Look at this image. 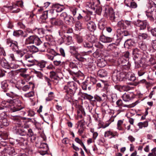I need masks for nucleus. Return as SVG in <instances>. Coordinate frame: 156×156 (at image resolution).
Returning <instances> with one entry per match:
<instances>
[{"label":"nucleus","mask_w":156,"mask_h":156,"mask_svg":"<svg viewBox=\"0 0 156 156\" xmlns=\"http://www.w3.org/2000/svg\"><path fill=\"white\" fill-rule=\"evenodd\" d=\"M119 134L116 132H112L111 130L106 131L105 132L104 136L105 137H109L110 138L118 137Z\"/></svg>","instance_id":"nucleus-15"},{"label":"nucleus","mask_w":156,"mask_h":156,"mask_svg":"<svg viewBox=\"0 0 156 156\" xmlns=\"http://www.w3.org/2000/svg\"><path fill=\"white\" fill-rule=\"evenodd\" d=\"M1 87L5 92H7L9 90L8 83L6 80H4L2 82Z\"/></svg>","instance_id":"nucleus-27"},{"label":"nucleus","mask_w":156,"mask_h":156,"mask_svg":"<svg viewBox=\"0 0 156 156\" xmlns=\"http://www.w3.org/2000/svg\"><path fill=\"white\" fill-rule=\"evenodd\" d=\"M133 54L136 58H141V55L143 53L140 52L137 48H135L133 49Z\"/></svg>","instance_id":"nucleus-25"},{"label":"nucleus","mask_w":156,"mask_h":156,"mask_svg":"<svg viewBox=\"0 0 156 156\" xmlns=\"http://www.w3.org/2000/svg\"><path fill=\"white\" fill-rule=\"evenodd\" d=\"M38 147L41 149L39 151V153L41 154L44 155L47 153L48 147L46 143H41Z\"/></svg>","instance_id":"nucleus-11"},{"label":"nucleus","mask_w":156,"mask_h":156,"mask_svg":"<svg viewBox=\"0 0 156 156\" xmlns=\"http://www.w3.org/2000/svg\"><path fill=\"white\" fill-rule=\"evenodd\" d=\"M50 47V44L49 43L46 42L44 44L40 45L38 47V50L41 52L44 51L46 49H47V52L51 54L54 56L56 55H60V54L57 53L55 50L53 49H51L49 48Z\"/></svg>","instance_id":"nucleus-3"},{"label":"nucleus","mask_w":156,"mask_h":156,"mask_svg":"<svg viewBox=\"0 0 156 156\" xmlns=\"http://www.w3.org/2000/svg\"><path fill=\"white\" fill-rule=\"evenodd\" d=\"M23 59L28 64V66H34L36 61L33 57L32 53L28 50L25 55L23 57Z\"/></svg>","instance_id":"nucleus-6"},{"label":"nucleus","mask_w":156,"mask_h":156,"mask_svg":"<svg viewBox=\"0 0 156 156\" xmlns=\"http://www.w3.org/2000/svg\"><path fill=\"white\" fill-rule=\"evenodd\" d=\"M75 27L77 30H80L83 28L82 23L79 21H77L76 22Z\"/></svg>","instance_id":"nucleus-43"},{"label":"nucleus","mask_w":156,"mask_h":156,"mask_svg":"<svg viewBox=\"0 0 156 156\" xmlns=\"http://www.w3.org/2000/svg\"><path fill=\"white\" fill-rule=\"evenodd\" d=\"M81 48V47H76L75 46H71L69 48L70 52L72 54L76 55L78 53V50Z\"/></svg>","instance_id":"nucleus-29"},{"label":"nucleus","mask_w":156,"mask_h":156,"mask_svg":"<svg viewBox=\"0 0 156 156\" xmlns=\"http://www.w3.org/2000/svg\"><path fill=\"white\" fill-rule=\"evenodd\" d=\"M27 47L28 48V50H27L30 51L32 53V52H36L38 51V48H37L34 45L27 46Z\"/></svg>","instance_id":"nucleus-38"},{"label":"nucleus","mask_w":156,"mask_h":156,"mask_svg":"<svg viewBox=\"0 0 156 156\" xmlns=\"http://www.w3.org/2000/svg\"><path fill=\"white\" fill-rule=\"evenodd\" d=\"M104 17H107L109 16V19L112 22H115L116 17L113 9L107 6H104Z\"/></svg>","instance_id":"nucleus-2"},{"label":"nucleus","mask_w":156,"mask_h":156,"mask_svg":"<svg viewBox=\"0 0 156 156\" xmlns=\"http://www.w3.org/2000/svg\"><path fill=\"white\" fill-rule=\"evenodd\" d=\"M147 5L148 8L151 9V11H156V4L152 1H149Z\"/></svg>","instance_id":"nucleus-30"},{"label":"nucleus","mask_w":156,"mask_h":156,"mask_svg":"<svg viewBox=\"0 0 156 156\" xmlns=\"http://www.w3.org/2000/svg\"><path fill=\"white\" fill-rule=\"evenodd\" d=\"M134 42L131 39H127L125 42L124 45L125 47L130 46L133 45Z\"/></svg>","instance_id":"nucleus-37"},{"label":"nucleus","mask_w":156,"mask_h":156,"mask_svg":"<svg viewBox=\"0 0 156 156\" xmlns=\"http://www.w3.org/2000/svg\"><path fill=\"white\" fill-rule=\"evenodd\" d=\"M51 23L52 25L57 26L62 25L63 23V21L60 19L55 18L51 19Z\"/></svg>","instance_id":"nucleus-23"},{"label":"nucleus","mask_w":156,"mask_h":156,"mask_svg":"<svg viewBox=\"0 0 156 156\" xmlns=\"http://www.w3.org/2000/svg\"><path fill=\"white\" fill-rule=\"evenodd\" d=\"M24 137H19L17 140L18 143L21 146H24L27 145V137L26 136Z\"/></svg>","instance_id":"nucleus-19"},{"label":"nucleus","mask_w":156,"mask_h":156,"mask_svg":"<svg viewBox=\"0 0 156 156\" xmlns=\"http://www.w3.org/2000/svg\"><path fill=\"white\" fill-rule=\"evenodd\" d=\"M99 4H97V2L93 3V1H90L87 3L86 6H87L89 8H90L91 9L95 10V8L94 6Z\"/></svg>","instance_id":"nucleus-33"},{"label":"nucleus","mask_w":156,"mask_h":156,"mask_svg":"<svg viewBox=\"0 0 156 156\" xmlns=\"http://www.w3.org/2000/svg\"><path fill=\"white\" fill-rule=\"evenodd\" d=\"M48 11L46 10L43 12L41 16V18L43 20H46L48 18Z\"/></svg>","instance_id":"nucleus-51"},{"label":"nucleus","mask_w":156,"mask_h":156,"mask_svg":"<svg viewBox=\"0 0 156 156\" xmlns=\"http://www.w3.org/2000/svg\"><path fill=\"white\" fill-rule=\"evenodd\" d=\"M121 74L120 72L117 70H115L113 73L112 79L113 81L116 83L120 81L121 79Z\"/></svg>","instance_id":"nucleus-12"},{"label":"nucleus","mask_w":156,"mask_h":156,"mask_svg":"<svg viewBox=\"0 0 156 156\" xmlns=\"http://www.w3.org/2000/svg\"><path fill=\"white\" fill-rule=\"evenodd\" d=\"M83 45L85 48H91L93 46V45L91 43L88 42H84L83 43Z\"/></svg>","instance_id":"nucleus-58"},{"label":"nucleus","mask_w":156,"mask_h":156,"mask_svg":"<svg viewBox=\"0 0 156 156\" xmlns=\"http://www.w3.org/2000/svg\"><path fill=\"white\" fill-rule=\"evenodd\" d=\"M16 134L27 137V136H30L33 135L32 129H29L18 128L16 129Z\"/></svg>","instance_id":"nucleus-8"},{"label":"nucleus","mask_w":156,"mask_h":156,"mask_svg":"<svg viewBox=\"0 0 156 156\" xmlns=\"http://www.w3.org/2000/svg\"><path fill=\"white\" fill-rule=\"evenodd\" d=\"M100 40L104 43H109L112 41L113 39L111 37H106L103 35L100 36Z\"/></svg>","instance_id":"nucleus-22"},{"label":"nucleus","mask_w":156,"mask_h":156,"mask_svg":"<svg viewBox=\"0 0 156 156\" xmlns=\"http://www.w3.org/2000/svg\"><path fill=\"white\" fill-rule=\"evenodd\" d=\"M154 13V15H156V11H151L147 12L146 13V15L147 16H152V14Z\"/></svg>","instance_id":"nucleus-63"},{"label":"nucleus","mask_w":156,"mask_h":156,"mask_svg":"<svg viewBox=\"0 0 156 156\" xmlns=\"http://www.w3.org/2000/svg\"><path fill=\"white\" fill-rule=\"evenodd\" d=\"M3 67L7 69H9V65L7 62L4 59L0 64Z\"/></svg>","instance_id":"nucleus-39"},{"label":"nucleus","mask_w":156,"mask_h":156,"mask_svg":"<svg viewBox=\"0 0 156 156\" xmlns=\"http://www.w3.org/2000/svg\"><path fill=\"white\" fill-rule=\"evenodd\" d=\"M88 41L91 43H96L98 41V39L96 36L93 35H90L87 38Z\"/></svg>","instance_id":"nucleus-31"},{"label":"nucleus","mask_w":156,"mask_h":156,"mask_svg":"<svg viewBox=\"0 0 156 156\" xmlns=\"http://www.w3.org/2000/svg\"><path fill=\"white\" fill-rule=\"evenodd\" d=\"M150 31L151 34L153 36L156 37V28H154L151 30H149V31Z\"/></svg>","instance_id":"nucleus-64"},{"label":"nucleus","mask_w":156,"mask_h":156,"mask_svg":"<svg viewBox=\"0 0 156 156\" xmlns=\"http://www.w3.org/2000/svg\"><path fill=\"white\" fill-rule=\"evenodd\" d=\"M54 98V93L53 92H50L48 94V97L46 98L47 101H48L52 100Z\"/></svg>","instance_id":"nucleus-49"},{"label":"nucleus","mask_w":156,"mask_h":156,"mask_svg":"<svg viewBox=\"0 0 156 156\" xmlns=\"http://www.w3.org/2000/svg\"><path fill=\"white\" fill-rule=\"evenodd\" d=\"M142 54H144L143 56H141V58H140V63L144 64L146 62H147L148 61L150 56L147 53L145 54V53H143Z\"/></svg>","instance_id":"nucleus-20"},{"label":"nucleus","mask_w":156,"mask_h":156,"mask_svg":"<svg viewBox=\"0 0 156 156\" xmlns=\"http://www.w3.org/2000/svg\"><path fill=\"white\" fill-rule=\"evenodd\" d=\"M126 78L128 80L134 81L136 80V77L133 74L128 73L126 75Z\"/></svg>","instance_id":"nucleus-36"},{"label":"nucleus","mask_w":156,"mask_h":156,"mask_svg":"<svg viewBox=\"0 0 156 156\" xmlns=\"http://www.w3.org/2000/svg\"><path fill=\"white\" fill-rule=\"evenodd\" d=\"M136 25L139 30H144L147 26V30L148 31H149L150 27H148V23L146 20H137Z\"/></svg>","instance_id":"nucleus-9"},{"label":"nucleus","mask_w":156,"mask_h":156,"mask_svg":"<svg viewBox=\"0 0 156 156\" xmlns=\"http://www.w3.org/2000/svg\"><path fill=\"white\" fill-rule=\"evenodd\" d=\"M42 42L37 36L35 35H31L27 38L25 41V44L27 45L35 44L37 45H40Z\"/></svg>","instance_id":"nucleus-5"},{"label":"nucleus","mask_w":156,"mask_h":156,"mask_svg":"<svg viewBox=\"0 0 156 156\" xmlns=\"http://www.w3.org/2000/svg\"><path fill=\"white\" fill-rule=\"evenodd\" d=\"M112 101V102H115L117 99V95L115 94H111Z\"/></svg>","instance_id":"nucleus-59"},{"label":"nucleus","mask_w":156,"mask_h":156,"mask_svg":"<svg viewBox=\"0 0 156 156\" xmlns=\"http://www.w3.org/2000/svg\"><path fill=\"white\" fill-rule=\"evenodd\" d=\"M84 96L85 98H86L87 99L91 101H94V100H93L94 98L93 96L90 94H88L87 93H84Z\"/></svg>","instance_id":"nucleus-55"},{"label":"nucleus","mask_w":156,"mask_h":156,"mask_svg":"<svg viewBox=\"0 0 156 156\" xmlns=\"http://www.w3.org/2000/svg\"><path fill=\"white\" fill-rule=\"evenodd\" d=\"M19 67L18 65L15 63H12L9 64V69L11 68L13 69H18Z\"/></svg>","instance_id":"nucleus-54"},{"label":"nucleus","mask_w":156,"mask_h":156,"mask_svg":"<svg viewBox=\"0 0 156 156\" xmlns=\"http://www.w3.org/2000/svg\"><path fill=\"white\" fill-rule=\"evenodd\" d=\"M97 74L99 77L103 78L107 76V73L105 70L102 69L99 70Z\"/></svg>","instance_id":"nucleus-32"},{"label":"nucleus","mask_w":156,"mask_h":156,"mask_svg":"<svg viewBox=\"0 0 156 156\" xmlns=\"http://www.w3.org/2000/svg\"><path fill=\"white\" fill-rule=\"evenodd\" d=\"M34 95V93L33 91H30L24 94L25 97L28 98L33 97Z\"/></svg>","instance_id":"nucleus-56"},{"label":"nucleus","mask_w":156,"mask_h":156,"mask_svg":"<svg viewBox=\"0 0 156 156\" xmlns=\"http://www.w3.org/2000/svg\"><path fill=\"white\" fill-rule=\"evenodd\" d=\"M69 66L73 69V70H70L69 71L70 74L73 76H78L79 73V71L76 64L72 62H71L70 63Z\"/></svg>","instance_id":"nucleus-10"},{"label":"nucleus","mask_w":156,"mask_h":156,"mask_svg":"<svg viewBox=\"0 0 156 156\" xmlns=\"http://www.w3.org/2000/svg\"><path fill=\"white\" fill-rule=\"evenodd\" d=\"M16 5L20 6L21 8H23V2L22 1H18L16 3V5L14 6H11L10 8L11 9H13L15 8Z\"/></svg>","instance_id":"nucleus-41"},{"label":"nucleus","mask_w":156,"mask_h":156,"mask_svg":"<svg viewBox=\"0 0 156 156\" xmlns=\"http://www.w3.org/2000/svg\"><path fill=\"white\" fill-rule=\"evenodd\" d=\"M75 58L81 62L84 61L85 60V58L78 53L76 55Z\"/></svg>","instance_id":"nucleus-48"},{"label":"nucleus","mask_w":156,"mask_h":156,"mask_svg":"<svg viewBox=\"0 0 156 156\" xmlns=\"http://www.w3.org/2000/svg\"><path fill=\"white\" fill-rule=\"evenodd\" d=\"M66 44L67 45H69L73 42L72 37L71 36L67 37L66 39Z\"/></svg>","instance_id":"nucleus-45"},{"label":"nucleus","mask_w":156,"mask_h":156,"mask_svg":"<svg viewBox=\"0 0 156 156\" xmlns=\"http://www.w3.org/2000/svg\"><path fill=\"white\" fill-rule=\"evenodd\" d=\"M3 151L11 156L14 155L16 154L14 148L11 147L5 148L3 150Z\"/></svg>","instance_id":"nucleus-17"},{"label":"nucleus","mask_w":156,"mask_h":156,"mask_svg":"<svg viewBox=\"0 0 156 156\" xmlns=\"http://www.w3.org/2000/svg\"><path fill=\"white\" fill-rule=\"evenodd\" d=\"M87 25V28L89 30L91 31H94L96 29V25L93 21L88 22Z\"/></svg>","instance_id":"nucleus-21"},{"label":"nucleus","mask_w":156,"mask_h":156,"mask_svg":"<svg viewBox=\"0 0 156 156\" xmlns=\"http://www.w3.org/2000/svg\"><path fill=\"white\" fill-rule=\"evenodd\" d=\"M9 122L6 119L4 118L2 121V125L5 126H7L9 125Z\"/></svg>","instance_id":"nucleus-50"},{"label":"nucleus","mask_w":156,"mask_h":156,"mask_svg":"<svg viewBox=\"0 0 156 156\" xmlns=\"http://www.w3.org/2000/svg\"><path fill=\"white\" fill-rule=\"evenodd\" d=\"M122 98L125 102H129L132 99L134 98L133 94L130 93H125L122 96Z\"/></svg>","instance_id":"nucleus-16"},{"label":"nucleus","mask_w":156,"mask_h":156,"mask_svg":"<svg viewBox=\"0 0 156 156\" xmlns=\"http://www.w3.org/2000/svg\"><path fill=\"white\" fill-rule=\"evenodd\" d=\"M9 47L14 51L17 50L19 49V46L18 45V43L16 41H13V43L9 45Z\"/></svg>","instance_id":"nucleus-34"},{"label":"nucleus","mask_w":156,"mask_h":156,"mask_svg":"<svg viewBox=\"0 0 156 156\" xmlns=\"http://www.w3.org/2000/svg\"><path fill=\"white\" fill-rule=\"evenodd\" d=\"M75 36L78 43H80L83 42V40L81 36H79L78 35H76Z\"/></svg>","instance_id":"nucleus-62"},{"label":"nucleus","mask_w":156,"mask_h":156,"mask_svg":"<svg viewBox=\"0 0 156 156\" xmlns=\"http://www.w3.org/2000/svg\"><path fill=\"white\" fill-rule=\"evenodd\" d=\"M131 89V87H130L129 86L125 85L122 86V90H124L125 91H128Z\"/></svg>","instance_id":"nucleus-60"},{"label":"nucleus","mask_w":156,"mask_h":156,"mask_svg":"<svg viewBox=\"0 0 156 156\" xmlns=\"http://www.w3.org/2000/svg\"><path fill=\"white\" fill-rule=\"evenodd\" d=\"M66 94L64 96V98L68 101L71 102L72 101V97L74 94H71L70 92L68 91L66 92V90H64Z\"/></svg>","instance_id":"nucleus-24"},{"label":"nucleus","mask_w":156,"mask_h":156,"mask_svg":"<svg viewBox=\"0 0 156 156\" xmlns=\"http://www.w3.org/2000/svg\"><path fill=\"white\" fill-rule=\"evenodd\" d=\"M28 51L27 49H24L22 50H19L18 49L15 52L18 56L22 57L25 55Z\"/></svg>","instance_id":"nucleus-28"},{"label":"nucleus","mask_w":156,"mask_h":156,"mask_svg":"<svg viewBox=\"0 0 156 156\" xmlns=\"http://www.w3.org/2000/svg\"><path fill=\"white\" fill-rule=\"evenodd\" d=\"M139 47L142 50L144 51H145L147 49V45L143 42H140L139 43Z\"/></svg>","instance_id":"nucleus-42"},{"label":"nucleus","mask_w":156,"mask_h":156,"mask_svg":"<svg viewBox=\"0 0 156 156\" xmlns=\"http://www.w3.org/2000/svg\"><path fill=\"white\" fill-rule=\"evenodd\" d=\"M30 84H31V85L32 86V87H33L34 86L33 84L32 83H30L29 85H26L25 86L23 87L22 88L23 90L24 91H27L30 87Z\"/></svg>","instance_id":"nucleus-53"},{"label":"nucleus","mask_w":156,"mask_h":156,"mask_svg":"<svg viewBox=\"0 0 156 156\" xmlns=\"http://www.w3.org/2000/svg\"><path fill=\"white\" fill-rule=\"evenodd\" d=\"M46 63V62L43 60L40 61L36 60L34 65L35 66V67L37 69L41 70L45 67Z\"/></svg>","instance_id":"nucleus-13"},{"label":"nucleus","mask_w":156,"mask_h":156,"mask_svg":"<svg viewBox=\"0 0 156 156\" xmlns=\"http://www.w3.org/2000/svg\"><path fill=\"white\" fill-rule=\"evenodd\" d=\"M117 36L122 35V37L126 36L129 35V34L128 31L126 30H123L122 31L120 28L118 29L117 30Z\"/></svg>","instance_id":"nucleus-26"},{"label":"nucleus","mask_w":156,"mask_h":156,"mask_svg":"<svg viewBox=\"0 0 156 156\" xmlns=\"http://www.w3.org/2000/svg\"><path fill=\"white\" fill-rule=\"evenodd\" d=\"M23 31L21 30H19L18 31L14 32L13 35L16 37H19L20 36L23 35Z\"/></svg>","instance_id":"nucleus-46"},{"label":"nucleus","mask_w":156,"mask_h":156,"mask_svg":"<svg viewBox=\"0 0 156 156\" xmlns=\"http://www.w3.org/2000/svg\"><path fill=\"white\" fill-rule=\"evenodd\" d=\"M51 7L52 9L49 12L53 16L58 15L57 12H62L65 9L63 5L59 3L53 4L52 5Z\"/></svg>","instance_id":"nucleus-7"},{"label":"nucleus","mask_w":156,"mask_h":156,"mask_svg":"<svg viewBox=\"0 0 156 156\" xmlns=\"http://www.w3.org/2000/svg\"><path fill=\"white\" fill-rule=\"evenodd\" d=\"M23 104L20 101H17L16 103V105L13 107L12 110L13 112L19 111L24 108Z\"/></svg>","instance_id":"nucleus-18"},{"label":"nucleus","mask_w":156,"mask_h":156,"mask_svg":"<svg viewBox=\"0 0 156 156\" xmlns=\"http://www.w3.org/2000/svg\"><path fill=\"white\" fill-rule=\"evenodd\" d=\"M70 10L73 16H74L76 14L78 9L76 7H71L70 8Z\"/></svg>","instance_id":"nucleus-52"},{"label":"nucleus","mask_w":156,"mask_h":156,"mask_svg":"<svg viewBox=\"0 0 156 156\" xmlns=\"http://www.w3.org/2000/svg\"><path fill=\"white\" fill-rule=\"evenodd\" d=\"M50 77L51 79H53L54 80H57V79L56 77V73L54 72H51L50 73Z\"/></svg>","instance_id":"nucleus-61"},{"label":"nucleus","mask_w":156,"mask_h":156,"mask_svg":"<svg viewBox=\"0 0 156 156\" xmlns=\"http://www.w3.org/2000/svg\"><path fill=\"white\" fill-rule=\"evenodd\" d=\"M139 38L141 40L147 39L148 37V35L146 33H140L138 35Z\"/></svg>","instance_id":"nucleus-44"},{"label":"nucleus","mask_w":156,"mask_h":156,"mask_svg":"<svg viewBox=\"0 0 156 156\" xmlns=\"http://www.w3.org/2000/svg\"><path fill=\"white\" fill-rule=\"evenodd\" d=\"M116 104L120 108H122V107L131 108L133 106L131 105L126 104L125 102H123L121 99H119L116 101Z\"/></svg>","instance_id":"nucleus-14"},{"label":"nucleus","mask_w":156,"mask_h":156,"mask_svg":"<svg viewBox=\"0 0 156 156\" xmlns=\"http://www.w3.org/2000/svg\"><path fill=\"white\" fill-rule=\"evenodd\" d=\"M138 126L140 129L142 128L143 127H146L148 126V122L147 121H146L143 122H140L138 123Z\"/></svg>","instance_id":"nucleus-40"},{"label":"nucleus","mask_w":156,"mask_h":156,"mask_svg":"<svg viewBox=\"0 0 156 156\" xmlns=\"http://www.w3.org/2000/svg\"><path fill=\"white\" fill-rule=\"evenodd\" d=\"M34 30L37 32L38 34L40 35H42L44 34V32L42 28L38 29L36 28Z\"/></svg>","instance_id":"nucleus-57"},{"label":"nucleus","mask_w":156,"mask_h":156,"mask_svg":"<svg viewBox=\"0 0 156 156\" xmlns=\"http://www.w3.org/2000/svg\"><path fill=\"white\" fill-rule=\"evenodd\" d=\"M63 89L66 92L68 91L71 94H75L77 89V84L74 81L69 82L64 86Z\"/></svg>","instance_id":"nucleus-4"},{"label":"nucleus","mask_w":156,"mask_h":156,"mask_svg":"<svg viewBox=\"0 0 156 156\" xmlns=\"http://www.w3.org/2000/svg\"><path fill=\"white\" fill-rule=\"evenodd\" d=\"M12 119L14 121V123L16 125V127H14L15 130L16 129H27L29 127L26 118L16 116L12 117Z\"/></svg>","instance_id":"nucleus-1"},{"label":"nucleus","mask_w":156,"mask_h":156,"mask_svg":"<svg viewBox=\"0 0 156 156\" xmlns=\"http://www.w3.org/2000/svg\"><path fill=\"white\" fill-rule=\"evenodd\" d=\"M64 20L67 23L69 24H70L71 23H74V18L68 15Z\"/></svg>","instance_id":"nucleus-35"},{"label":"nucleus","mask_w":156,"mask_h":156,"mask_svg":"<svg viewBox=\"0 0 156 156\" xmlns=\"http://www.w3.org/2000/svg\"><path fill=\"white\" fill-rule=\"evenodd\" d=\"M151 57L149 58L148 61H149L151 64L152 65H154L156 64V57H152L150 56Z\"/></svg>","instance_id":"nucleus-47"}]
</instances>
